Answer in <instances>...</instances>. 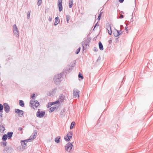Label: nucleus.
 <instances>
[{
	"instance_id": "12",
	"label": "nucleus",
	"mask_w": 153,
	"mask_h": 153,
	"mask_svg": "<svg viewBox=\"0 0 153 153\" xmlns=\"http://www.w3.org/2000/svg\"><path fill=\"white\" fill-rule=\"evenodd\" d=\"M107 29L108 30V33L110 35H111L112 34V30L111 28L110 25H108L107 26Z\"/></svg>"
},
{
	"instance_id": "4",
	"label": "nucleus",
	"mask_w": 153,
	"mask_h": 153,
	"mask_svg": "<svg viewBox=\"0 0 153 153\" xmlns=\"http://www.w3.org/2000/svg\"><path fill=\"white\" fill-rule=\"evenodd\" d=\"M73 146V145L71 143H68L65 146V150L69 152L72 149Z\"/></svg>"
},
{
	"instance_id": "33",
	"label": "nucleus",
	"mask_w": 153,
	"mask_h": 153,
	"mask_svg": "<svg viewBox=\"0 0 153 153\" xmlns=\"http://www.w3.org/2000/svg\"><path fill=\"white\" fill-rule=\"evenodd\" d=\"M18 130L19 131H21V132H20V133L21 134H22V128L21 127H20L19 128H18Z\"/></svg>"
},
{
	"instance_id": "13",
	"label": "nucleus",
	"mask_w": 153,
	"mask_h": 153,
	"mask_svg": "<svg viewBox=\"0 0 153 153\" xmlns=\"http://www.w3.org/2000/svg\"><path fill=\"white\" fill-rule=\"evenodd\" d=\"M121 33H120V32L118 30H116L114 32V35L115 37H117L119 36Z\"/></svg>"
},
{
	"instance_id": "30",
	"label": "nucleus",
	"mask_w": 153,
	"mask_h": 153,
	"mask_svg": "<svg viewBox=\"0 0 153 153\" xmlns=\"http://www.w3.org/2000/svg\"><path fill=\"white\" fill-rule=\"evenodd\" d=\"M78 77L79 78H81L82 79H83V77L82 75V74L80 73H79Z\"/></svg>"
},
{
	"instance_id": "37",
	"label": "nucleus",
	"mask_w": 153,
	"mask_h": 153,
	"mask_svg": "<svg viewBox=\"0 0 153 153\" xmlns=\"http://www.w3.org/2000/svg\"><path fill=\"white\" fill-rule=\"evenodd\" d=\"M123 17V16L122 15H121L119 17L120 19H122Z\"/></svg>"
},
{
	"instance_id": "15",
	"label": "nucleus",
	"mask_w": 153,
	"mask_h": 153,
	"mask_svg": "<svg viewBox=\"0 0 153 153\" xmlns=\"http://www.w3.org/2000/svg\"><path fill=\"white\" fill-rule=\"evenodd\" d=\"M59 100H57L54 102H50L49 103V104L50 105H53L55 104H59Z\"/></svg>"
},
{
	"instance_id": "42",
	"label": "nucleus",
	"mask_w": 153,
	"mask_h": 153,
	"mask_svg": "<svg viewBox=\"0 0 153 153\" xmlns=\"http://www.w3.org/2000/svg\"><path fill=\"white\" fill-rule=\"evenodd\" d=\"M51 19H52L50 17H49V21H51Z\"/></svg>"
},
{
	"instance_id": "7",
	"label": "nucleus",
	"mask_w": 153,
	"mask_h": 153,
	"mask_svg": "<svg viewBox=\"0 0 153 153\" xmlns=\"http://www.w3.org/2000/svg\"><path fill=\"white\" fill-rule=\"evenodd\" d=\"M15 112L18 114L19 117H22L23 116V111L20 110L19 109H16Z\"/></svg>"
},
{
	"instance_id": "38",
	"label": "nucleus",
	"mask_w": 153,
	"mask_h": 153,
	"mask_svg": "<svg viewBox=\"0 0 153 153\" xmlns=\"http://www.w3.org/2000/svg\"><path fill=\"white\" fill-rule=\"evenodd\" d=\"M94 50L95 51H97V50H98V49L97 48H94Z\"/></svg>"
},
{
	"instance_id": "32",
	"label": "nucleus",
	"mask_w": 153,
	"mask_h": 153,
	"mask_svg": "<svg viewBox=\"0 0 153 153\" xmlns=\"http://www.w3.org/2000/svg\"><path fill=\"white\" fill-rule=\"evenodd\" d=\"M3 108V106L2 104H0V112L2 111Z\"/></svg>"
},
{
	"instance_id": "10",
	"label": "nucleus",
	"mask_w": 153,
	"mask_h": 153,
	"mask_svg": "<svg viewBox=\"0 0 153 153\" xmlns=\"http://www.w3.org/2000/svg\"><path fill=\"white\" fill-rule=\"evenodd\" d=\"M4 109L5 111L6 112H8L10 111V107L8 105L7 103H4Z\"/></svg>"
},
{
	"instance_id": "9",
	"label": "nucleus",
	"mask_w": 153,
	"mask_h": 153,
	"mask_svg": "<svg viewBox=\"0 0 153 153\" xmlns=\"http://www.w3.org/2000/svg\"><path fill=\"white\" fill-rule=\"evenodd\" d=\"M45 114V112L44 111H40L39 110L37 113L36 115L38 117H41L44 116Z\"/></svg>"
},
{
	"instance_id": "35",
	"label": "nucleus",
	"mask_w": 153,
	"mask_h": 153,
	"mask_svg": "<svg viewBox=\"0 0 153 153\" xmlns=\"http://www.w3.org/2000/svg\"><path fill=\"white\" fill-rule=\"evenodd\" d=\"M101 13H100V14L99 15V16H98V19H97L98 20H100V17H101Z\"/></svg>"
},
{
	"instance_id": "20",
	"label": "nucleus",
	"mask_w": 153,
	"mask_h": 153,
	"mask_svg": "<svg viewBox=\"0 0 153 153\" xmlns=\"http://www.w3.org/2000/svg\"><path fill=\"white\" fill-rule=\"evenodd\" d=\"M4 128L3 126H0V132L1 133H4Z\"/></svg>"
},
{
	"instance_id": "23",
	"label": "nucleus",
	"mask_w": 153,
	"mask_h": 153,
	"mask_svg": "<svg viewBox=\"0 0 153 153\" xmlns=\"http://www.w3.org/2000/svg\"><path fill=\"white\" fill-rule=\"evenodd\" d=\"M7 135L4 134L2 137V139L3 140L5 141L7 140Z\"/></svg>"
},
{
	"instance_id": "26",
	"label": "nucleus",
	"mask_w": 153,
	"mask_h": 153,
	"mask_svg": "<svg viewBox=\"0 0 153 153\" xmlns=\"http://www.w3.org/2000/svg\"><path fill=\"white\" fill-rule=\"evenodd\" d=\"M56 109V107H52L50 108V112H52L53 111Z\"/></svg>"
},
{
	"instance_id": "2",
	"label": "nucleus",
	"mask_w": 153,
	"mask_h": 153,
	"mask_svg": "<svg viewBox=\"0 0 153 153\" xmlns=\"http://www.w3.org/2000/svg\"><path fill=\"white\" fill-rule=\"evenodd\" d=\"M72 133L71 132H68L66 135L64 139L67 141H68L70 139L72 138Z\"/></svg>"
},
{
	"instance_id": "39",
	"label": "nucleus",
	"mask_w": 153,
	"mask_h": 153,
	"mask_svg": "<svg viewBox=\"0 0 153 153\" xmlns=\"http://www.w3.org/2000/svg\"><path fill=\"white\" fill-rule=\"evenodd\" d=\"M124 0H119V1L121 3H122L124 1Z\"/></svg>"
},
{
	"instance_id": "36",
	"label": "nucleus",
	"mask_w": 153,
	"mask_h": 153,
	"mask_svg": "<svg viewBox=\"0 0 153 153\" xmlns=\"http://www.w3.org/2000/svg\"><path fill=\"white\" fill-rule=\"evenodd\" d=\"M7 144V143L6 142H3V146H5L6 145V144Z\"/></svg>"
},
{
	"instance_id": "18",
	"label": "nucleus",
	"mask_w": 153,
	"mask_h": 153,
	"mask_svg": "<svg viewBox=\"0 0 153 153\" xmlns=\"http://www.w3.org/2000/svg\"><path fill=\"white\" fill-rule=\"evenodd\" d=\"M73 0H69V7L71 8L73 5Z\"/></svg>"
},
{
	"instance_id": "22",
	"label": "nucleus",
	"mask_w": 153,
	"mask_h": 153,
	"mask_svg": "<svg viewBox=\"0 0 153 153\" xmlns=\"http://www.w3.org/2000/svg\"><path fill=\"white\" fill-rule=\"evenodd\" d=\"M26 141V140L25 141H22L21 144L22 146L25 147L26 146V144L25 143V142Z\"/></svg>"
},
{
	"instance_id": "11",
	"label": "nucleus",
	"mask_w": 153,
	"mask_h": 153,
	"mask_svg": "<svg viewBox=\"0 0 153 153\" xmlns=\"http://www.w3.org/2000/svg\"><path fill=\"white\" fill-rule=\"evenodd\" d=\"M13 32L14 34L16 35H18L19 32L18 31L17 28L15 24L13 25Z\"/></svg>"
},
{
	"instance_id": "34",
	"label": "nucleus",
	"mask_w": 153,
	"mask_h": 153,
	"mask_svg": "<svg viewBox=\"0 0 153 153\" xmlns=\"http://www.w3.org/2000/svg\"><path fill=\"white\" fill-rule=\"evenodd\" d=\"M30 12L28 11L27 13V17L28 18H29L30 17Z\"/></svg>"
},
{
	"instance_id": "44",
	"label": "nucleus",
	"mask_w": 153,
	"mask_h": 153,
	"mask_svg": "<svg viewBox=\"0 0 153 153\" xmlns=\"http://www.w3.org/2000/svg\"><path fill=\"white\" fill-rule=\"evenodd\" d=\"M96 25H97V24H96V25H95L94 27H96Z\"/></svg>"
},
{
	"instance_id": "24",
	"label": "nucleus",
	"mask_w": 153,
	"mask_h": 153,
	"mask_svg": "<svg viewBox=\"0 0 153 153\" xmlns=\"http://www.w3.org/2000/svg\"><path fill=\"white\" fill-rule=\"evenodd\" d=\"M33 137V138H31L30 139H29V140H33L35 138H36V135L35 134H33L30 137Z\"/></svg>"
},
{
	"instance_id": "21",
	"label": "nucleus",
	"mask_w": 153,
	"mask_h": 153,
	"mask_svg": "<svg viewBox=\"0 0 153 153\" xmlns=\"http://www.w3.org/2000/svg\"><path fill=\"white\" fill-rule=\"evenodd\" d=\"M75 124V123L74 122H72L71 124L70 128L71 129H73Z\"/></svg>"
},
{
	"instance_id": "28",
	"label": "nucleus",
	"mask_w": 153,
	"mask_h": 153,
	"mask_svg": "<svg viewBox=\"0 0 153 153\" xmlns=\"http://www.w3.org/2000/svg\"><path fill=\"white\" fill-rule=\"evenodd\" d=\"M70 16L68 15L66 16V19L68 23L69 22V20H70Z\"/></svg>"
},
{
	"instance_id": "41",
	"label": "nucleus",
	"mask_w": 153,
	"mask_h": 153,
	"mask_svg": "<svg viewBox=\"0 0 153 153\" xmlns=\"http://www.w3.org/2000/svg\"><path fill=\"white\" fill-rule=\"evenodd\" d=\"M52 105H50L49 104V103H48V105L47 106V107L48 108H49L50 107H51Z\"/></svg>"
},
{
	"instance_id": "45",
	"label": "nucleus",
	"mask_w": 153,
	"mask_h": 153,
	"mask_svg": "<svg viewBox=\"0 0 153 153\" xmlns=\"http://www.w3.org/2000/svg\"><path fill=\"white\" fill-rule=\"evenodd\" d=\"M24 127H25V126H23V128H24Z\"/></svg>"
},
{
	"instance_id": "40",
	"label": "nucleus",
	"mask_w": 153,
	"mask_h": 153,
	"mask_svg": "<svg viewBox=\"0 0 153 153\" xmlns=\"http://www.w3.org/2000/svg\"><path fill=\"white\" fill-rule=\"evenodd\" d=\"M35 96V94H33L31 96V97L32 98H33V97H34Z\"/></svg>"
},
{
	"instance_id": "19",
	"label": "nucleus",
	"mask_w": 153,
	"mask_h": 153,
	"mask_svg": "<svg viewBox=\"0 0 153 153\" xmlns=\"http://www.w3.org/2000/svg\"><path fill=\"white\" fill-rule=\"evenodd\" d=\"M19 105L22 107H24V102L22 100H19Z\"/></svg>"
},
{
	"instance_id": "1",
	"label": "nucleus",
	"mask_w": 153,
	"mask_h": 153,
	"mask_svg": "<svg viewBox=\"0 0 153 153\" xmlns=\"http://www.w3.org/2000/svg\"><path fill=\"white\" fill-rule=\"evenodd\" d=\"M31 106L34 109L37 108L39 105V103L36 100H31L30 101Z\"/></svg>"
},
{
	"instance_id": "16",
	"label": "nucleus",
	"mask_w": 153,
	"mask_h": 153,
	"mask_svg": "<svg viewBox=\"0 0 153 153\" xmlns=\"http://www.w3.org/2000/svg\"><path fill=\"white\" fill-rule=\"evenodd\" d=\"M99 47L100 50H102L103 49V45L102 43L100 42H99Z\"/></svg>"
},
{
	"instance_id": "5",
	"label": "nucleus",
	"mask_w": 153,
	"mask_h": 153,
	"mask_svg": "<svg viewBox=\"0 0 153 153\" xmlns=\"http://www.w3.org/2000/svg\"><path fill=\"white\" fill-rule=\"evenodd\" d=\"M61 77L60 75H55L54 78V81L55 83H57V82H59Z\"/></svg>"
},
{
	"instance_id": "8",
	"label": "nucleus",
	"mask_w": 153,
	"mask_h": 153,
	"mask_svg": "<svg viewBox=\"0 0 153 153\" xmlns=\"http://www.w3.org/2000/svg\"><path fill=\"white\" fill-rule=\"evenodd\" d=\"M62 0H58V7L59 8V10L60 12L62 10Z\"/></svg>"
},
{
	"instance_id": "6",
	"label": "nucleus",
	"mask_w": 153,
	"mask_h": 153,
	"mask_svg": "<svg viewBox=\"0 0 153 153\" xmlns=\"http://www.w3.org/2000/svg\"><path fill=\"white\" fill-rule=\"evenodd\" d=\"M73 96L75 98H78L79 97V91L76 90H74Z\"/></svg>"
},
{
	"instance_id": "43",
	"label": "nucleus",
	"mask_w": 153,
	"mask_h": 153,
	"mask_svg": "<svg viewBox=\"0 0 153 153\" xmlns=\"http://www.w3.org/2000/svg\"><path fill=\"white\" fill-rule=\"evenodd\" d=\"M82 45H83H83H84V42H83V43L82 44Z\"/></svg>"
},
{
	"instance_id": "31",
	"label": "nucleus",
	"mask_w": 153,
	"mask_h": 153,
	"mask_svg": "<svg viewBox=\"0 0 153 153\" xmlns=\"http://www.w3.org/2000/svg\"><path fill=\"white\" fill-rule=\"evenodd\" d=\"M42 3V0H38L37 4L39 6L41 5Z\"/></svg>"
},
{
	"instance_id": "27",
	"label": "nucleus",
	"mask_w": 153,
	"mask_h": 153,
	"mask_svg": "<svg viewBox=\"0 0 153 153\" xmlns=\"http://www.w3.org/2000/svg\"><path fill=\"white\" fill-rule=\"evenodd\" d=\"M60 138L59 137H57L55 139V141L57 143H58L59 142V140Z\"/></svg>"
},
{
	"instance_id": "25",
	"label": "nucleus",
	"mask_w": 153,
	"mask_h": 153,
	"mask_svg": "<svg viewBox=\"0 0 153 153\" xmlns=\"http://www.w3.org/2000/svg\"><path fill=\"white\" fill-rule=\"evenodd\" d=\"M59 99L61 100H64L65 99V97L62 94H61L59 97Z\"/></svg>"
},
{
	"instance_id": "14",
	"label": "nucleus",
	"mask_w": 153,
	"mask_h": 153,
	"mask_svg": "<svg viewBox=\"0 0 153 153\" xmlns=\"http://www.w3.org/2000/svg\"><path fill=\"white\" fill-rule=\"evenodd\" d=\"M59 22V19H58V17H56L55 19L54 25H57Z\"/></svg>"
},
{
	"instance_id": "3",
	"label": "nucleus",
	"mask_w": 153,
	"mask_h": 153,
	"mask_svg": "<svg viewBox=\"0 0 153 153\" xmlns=\"http://www.w3.org/2000/svg\"><path fill=\"white\" fill-rule=\"evenodd\" d=\"M72 133L71 132H68L66 135L64 139L67 141H68L70 139L72 138Z\"/></svg>"
},
{
	"instance_id": "17",
	"label": "nucleus",
	"mask_w": 153,
	"mask_h": 153,
	"mask_svg": "<svg viewBox=\"0 0 153 153\" xmlns=\"http://www.w3.org/2000/svg\"><path fill=\"white\" fill-rule=\"evenodd\" d=\"M13 134V132H9L7 134V137L8 138H10L12 137Z\"/></svg>"
},
{
	"instance_id": "29",
	"label": "nucleus",
	"mask_w": 153,
	"mask_h": 153,
	"mask_svg": "<svg viewBox=\"0 0 153 153\" xmlns=\"http://www.w3.org/2000/svg\"><path fill=\"white\" fill-rule=\"evenodd\" d=\"M81 48L79 47L78 49H77L76 51V54H78L80 51Z\"/></svg>"
}]
</instances>
